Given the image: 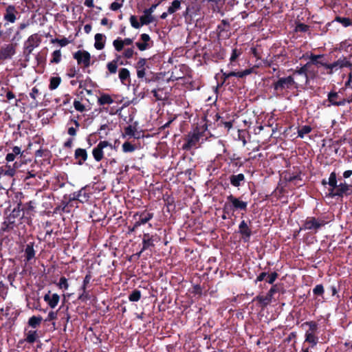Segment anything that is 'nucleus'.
<instances>
[{
	"mask_svg": "<svg viewBox=\"0 0 352 352\" xmlns=\"http://www.w3.org/2000/svg\"><path fill=\"white\" fill-rule=\"evenodd\" d=\"M328 185L331 187L329 189L328 197L334 198H342L344 196L352 195V185L346 184L345 182L338 184L337 175L336 172L331 173Z\"/></svg>",
	"mask_w": 352,
	"mask_h": 352,
	"instance_id": "nucleus-1",
	"label": "nucleus"
},
{
	"mask_svg": "<svg viewBox=\"0 0 352 352\" xmlns=\"http://www.w3.org/2000/svg\"><path fill=\"white\" fill-rule=\"evenodd\" d=\"M274 89V94L276 96H283L289 93L290 89L297 88L298 83L296 82L292 76L287 77H279L272 84Z\"/></svg>",
	"mask_w": 352,
	"mask_h": 352,
	"instance_id": "nucleus-2",
	"label": "nucleus"
},
{
	"mask_svg": "<svg viewBox=\"0 0 352 352\" xmlns=\"http://www.w3.org/2000/svg\"><path fill=\"white\" fill-rule=\"evenodd\" d=\"M207 126L206 124L202 126H196L192 131L188 133L186 138V142L183 144V149L189 151L192 148L196 147L197 144L201 140L202 141L207 139L206 132Z\"/></svg>",
	"mask_w": 352,
	"mask_h": 352,
	"instance_id": "nucleus-3",
	"label": "nucleus"
},
{
	"mask_svg": "<svg viewBox=\"0 0 352 352\" xmlns=\"http://www.w3.org/2000/svg\"><path fill=\"white\" fill-rule=\"evenodd\" d=\"M248 210V202L241 199V197L230 195L226 197V201L223 206V212L230 214L236 211L245 212ZM243 214V213H242Z\"/></svg>",
	"mask_w": 352,
	"mask_h": 352,
	"instance_id": "nucleus-4",
	"label": "nucleus"
},
{
	"mask_svg": "<svg viewBox=\"0 0 352 352\" xmlns=\"http://www.w3.org/2000/svg\"><path fill=\"white\" fill-rule=\"evenodd\" d=\"M91 195L92 192L91 190V187L87 185L82 187L79 190L70 194L69 196L70 197V201H72L74 204V203H88Z\"/></svg>",
	"mask_w": 352,
	"mask_h": 352,
	"instance_id": "nucleus-5",
	"label": "nucleus"
},
{
	"mask_svg": "<svg viewBox=\"0 0 352 352\" xmlns=\"http://www.w3.org/2000/svg\"><path fill=\"white\" fill-rule=\"evenodd\" d=\"M280 284H273L266 296L258 295L254 298L252 301L258 302L262 308H265L272 302L274 295L280 292Z\"/></svg>",
	"mask_w": 352,
	"mask_h": 352,
	"instance_id": "nucleus-6",
	"label": "nucleus"
},
{
	"mask_svg": "<svg viewBox=\"0 0 352 352\" xmlns=\"http://www.w3.org/2000/svg\"><path fill=\"white\" fill-rule=\"evenodd\" d=\"M327 223L322 218H316L315 217H307L304 221L300 230H314L316 233L319 229Z\"/></svg>",
	"mask_w": 352,
	"mask_h": 352,
	"instance_id": "nucleus-7",
	"label": "nucleus"
},
{
	"mask_svg": "<svg viewBox=\"0 0 352 352\" xmlns=\"http://www.w3.org/2000/svg\"><path fill=\"white\" fill-rule=\"evenodd\" d=\"M104 148L110 152H116L115 147L108 141H100L92 150L93 157L96 162H100L103 159Z\"/></svg>",
	"mask_w": 352,
	"mask_h": 352,
	"instance_id": "nucleus-8",
	"label": "nucleus"
},
{
	"mask_svg": "<svg viewBox=\"0 0 352 352\" xmlns=\"http://www.w3.org/2000/svg\"><path fill=\"white\" fill-rule=\"evenodd\" d=\"M73 58L83 70L91 65V54L86 50H78L73 54Z\"/></svg>",
	"mask_w": 352,
	"mask_h": 352,
	"instance_id": "nucleus-9",
	"label": "nucleus"
},
{
	"mask_svg": "<svg viewBox=\"0 0 352 352\" xmlns=\"http://www.w3.org/2000/svg\"><path fill=\"white\" fill-rule=\"evenodd\" d=\"M154 217V214L144 210L142 211H138L133 215V219L136 223V226H140L147 223Z\"/></svg>",
	"mask_w": 352,
	"mask_h": 352,
	"instance_id": "nucleus-10",
	"label": "nucleus"
},
{
	"mask_svg": "<svg viewBox=\"0 0 352 352\" xmlns=\"http://www.w3.org/2000/svg\"><path fill=\"white\" fill-rule=\"evenodd\" d=\"M343 67H352V63L351 61L344 56L340 58L338 60L333 62V63H327V65H325V68L329 69V71L327 72L329 74H331L333 70H338V69Z\"/></svg>",
	"mask_w": 352,
	"mask_h": 352,
	"instance_id": "nucleus-11",
	"label": "nucleus"
},
{
	"mask_svg": "<svg viewBox=\"0 0 352 352\" xmlns=\"http://www.w3.org/2000/svg\"><path fill=\"white\" fill-rule=\"evenodd\" d=\"M16 43L5 44L0 48V60L10 59L16 53Z\"/></svg>",
	"mask_w": 352,
	"mask_h": 352,
	"instance_id": "nucleus-12",
	"label": "nucleus"
},
{
	"mask_svg": "<svg viewBox=\"0 0 352 352\" xmlns=\"http://www.w3.org/2000/svg\"><path fill=\"white\" fill-rule=\"evenodd\" d=\"M219 38L228 39L230 37V24L226 19H223L217 27Z\"/></svg>",
	"mask_w": 352,
	"mask_h": 352,
	"instance_id": "nucleus-13",
	"label": "nucleus"
},
{
	"mask_svg": "<svg viewBox=\"0 0 352 352\" xmlns=\"http://www.w3.org/2000/svg\"><path fill=\"white\" fill-rule=\"evenodd\" d=\"M0 311L8 318L11 324H14L19 315V311L11 303L7 305L5 308H1Z\"/></svg>",
	"mask_w": 352,
	"mask_h": 352,
	"instance_id": "nucleus-14",
	"label": "nucleus"
},
{
	"mask_svg": "<svg viewBox=\"0 0 352 352\" xmlns=\"http://www.w3.org/2000/svg\"><path fill=\"white\" fill-rule=\"evenodd\" d=\"M67 197V195H65L63 199H66ZM74 206L76 208L78 207V205L74 206L73 202L70 201V197H69L68 200H63L61 203L54 208V213H59L60 214L65 212L68 213L70 212V208Z\"/></svg>",
	"mask_w": 352,
	"mask_h": 352,
	"instance_id": "nucleus-15",
	"label": "nucleus"
},
{
	"mask_svg": "<svg viewBox=\"0 0 352 352\" xmlns=\"http://www.w3.org/2000/svg\"><path fill=\"white\" fill-rule=\"evenodd\" d=\"M24 157L23 151H21V148L15 146L12 148V152L6 155V160L8 162H10L16 159V161L21 165L23 162Z\"/></svg>",
	"mask_w": 352,
	"mask_h": 352,
	"instance_id": "nucleus-16",
	"label": "nucleus"
},
{
	"mask_svg": "<svg viewBox=\"0 0 352 352\" xmlns=\"http://www.w3.org/2000/svg\"><path fill=\"white\" fill-rule=\"evenodd\" d=\"M239 233L241 235V239L243 242L247 243L250 240L252 234L250 226L245 220H242L239 225Z\"/></svg>",
	"mask_w": 352,
	"mask_h": 352,
	"instance_id": "nucleus-17",
	"label": "nucleus"
},
{
	"mask_svg": "<svg viewBox=\"0 0 352 352\" xmlns=\"http://www.w3.org/2000/svg\"><path fill=\"white\" fill-rule=\"evenodd\" d=\"M19 14L16 8L13 5H9L6 7L5 13L3 14V19L8 23H14L17 19L16 15Z\"/></svg>",
	"mask_w": 352,
	"mask_h": 352,
	"instance_id": "nucleus-18",
	"label": "nucleus"
},
{
	"mask_svg": "<svg viewBox=\"0 0 352 352\" xmlns=\"http://www.w3.org/2000/svg\"><path fill=\"white\" fill-rule=\"evenodd\" d=\"M27 301H28V306L30 309H36V310H38V311H43L44 312H46L47 309H43L41 308L40 296H39V294L38 293L32 294V296H29L27 298Z\"/></svg>",
	"mask_w": 352,
	"mask_h": 352,
	"instance_id": "nucleus-19",
	"label": "nucleus"
},
{
	"mask_svg": "<svg viewBox=\"0 0 352 352\" xmlns=\"http://www.w3.org/2000/svg\"><path fill=\"white\" fill-rule=\"evenodd\" d=\"M38 38L36 34L30 36L24 44V54L30 55L34 47L38 45Z\"/></svg>",
	"mask_w": 352,
	"mask_h": 352,
	"instance_id": "nucleus-20",
	"label": "nucleus"
},
{
	"mask_svg": "<svg viewBox=\"0 0 352 352\" xmlns=\"http://www.w3.org/2000/svg\"><path fill=\"white\" fill-rule=\"evenodd\" d=\"M43 300L51 309H54L60 301V296L49 290L44 295Z\"/></svg>",
	"mask_w": 352,
	"mask_h": 352,
	"instance_id": "nucleus-21",
	"label": "nucleus"
},
{
	"mask_svg": "<svg viewBox=\"0 0 352 352\" xmlns=\"http://www.w3.org/2000/svg\"><path fill=\"white\" fill-rule=\"evenodd\" d=\"M328 101L333 106H343L346 103V98H341L338 93L336 91H330L328 95Z\"/></svg>",
	"mask_w": 352,
	"mask_h": 352,
	"instance_id": "nucleus-22",
	"label": "nucleus"
},
{
	"mask_svg": "<svg viewBox=\"0 0 352 352\" xmlns=\"http://www.w3.org/2000/svg\"><path fill=\"white\" fill-rule=\"evenodd\" d=\"M88 154L85 148H78L75 150L74 158L78 165H82L87 160Z\"/></svg>",
	"mask_w": 352,
	"mask_h": 352,
	"instance_id": "nucleus-23",
	"label": "nucleus"
},
{
	"mask_svg": "<svg viewBox=\"0 0 352 352\" xmlns=\"http://www.w3.org/2000/svg\"><path fill=\"white\" fill-rule=\"evenodd\" d=\"M229 180L232 186L239 188L245 182V177L243 173L232 174L229 177Z\"/></svg>",
	"mask_w": 352,
	"mask_h": 352,
	"instance_id": "nucleus-24",
	"label": "nucleus"
},
{
	"mask_svg": "<svg viewBox=\"0 0 352 352\" xmlns=\"http://www.w3.org/2000/svg\"><path fill=\"white\" fill-rule=\"evenodd\" d=\"M154 235L149 233H144L142 238V251H145L151 247H154Z\"/></svg>",
	"mask_w": 352,
	"mask_h": 352,
	"instance_id": "nucleus-25",
	"label": "nucleus"
},
{
	"mask_svg": "<svg viewBox=\"0 0 352 352\" xmlns=\"http://www.w3.org/2000/svg\"><path fill=\"white\" fill-rule=\"evenodd\" d=\"M95 43L94 47L98 50H101L104 47L105 45V41H106V36L105 35L97 33L95 36Z\"/></svg>",
	"mask_w": 352,
	"mask_h": 352,
	"instance_id": "nucleus-26",
	"label": "nucleus"
},
{
	"mask_svg": "<svg viewBox=\"0 0 352 352\" xmlns=\"http://www.w3.org/2000/svg\"><path fill=\"white\" fill-rule=\"evenodd\" d=\"M120 58H121V56L116 55V57L115 59H113L111 62H109L107 64V68L110 74H114L117 72L119 60Z\"/></svg>",
	"mask_w": 352,
	"mask_h": 352,
	"instance_id": "nucleus-27",
	"label": "nucleus"
},
{
	"mask_svg": "<svg viewBox=\"0 0 352 352\" xmlns=\"http://www.w3.org/2000/svg\"><path fill=\"white\" fill-rule=\"evenodd\" d=\"M114 100L111 98V96L105 93L101 94L100 96L98 98V104L100 106H104L106 104H111L113 103Z\"/></svg>",
	"mask_w": 352,
	"mask_h": 352,
	"instance_id": "nucleus-28",
	"label": "nucleus"
},
{
	"mask_svg": "<svg viewBox=\"0 0 352 352\" xmlns=\"http://www.w3.org/2000/svg\"><path fill=\"white\" fill-rule=\"evenodd\" d=\"M43 318L41 316H33L28 320V326L33 328L37 329L41 324Z\"/></svg>",
	"mask_w": 352,
	"mask_h": 352,
	"instance_id": "nucleus-29",
	"label": "nucleus"
},
{
	"mask_svg": "<svg viewBox=\"0 0 352 352\" xmlns=\"http://www.w3.org/2000/svg\"><path fill=\"white\" fill-rule=\"evenodd\" d=\"M119 78L121 82L126 85V82H130V72L126 68H121L119 70Z\"/></svg>",
	"mask_w": 352,
	"mask_h": 352,
	"instance_id": "nucleus-30",
	"label": "nucleus"
},
{
	"mask_svg": "<svg viewBox=\"0 0 352 352\" xmlns=\"http://www.w3.org/2000/svg\"><path fill=\"white\" fill-rule=\"evenodd\" d=\"M21 166V164L19 163L18 161H16L13 166H11L10 165H6L4 166L5 170H4V175H8L10 177H12L14 175L16 169L19 168Z\"/></svg>",
	"mask_w": 352,
	"mask_h": 352,
	"instance_id": "nucleus-31",
	"label": "nucleus"
},
{
	"mask_svg": "<svg viewBox=\"0 0 352 352\" xmlns=\"http://www.w3.org/2000/svg\"><path fill=\"white\" fill-rule=\"evenodd\" d=\"M25 256L27 261H30L35 256V251L34 250V243L27 244L25 249Z\"/></svg>",
	"mask_w": 352,
	"mask_h": 352,
	"instance_id": "nucleus-32",
	"label": "nucleus"
},
{
	"mask_svg": "<svg viewBox=\"0 0 352 352\" xmlns=\"http://www.w3.org/2000/svg\"><path fill=\"white\" fill-rule=\"evenodd\" d=\"M324 56V54L316 55L314 54H311L309 56L310 61L309 63H311V65H321L325 67V65H327V63L319 60V59L323 58Z\"/></svg>",
	"mask_w": 352,
	"mask_h": 352,
	"instance_id": "nucleus-33",
	"label": "nucleus"
},
{
	"mask_svg": "<svg viewBox=\"0 0 352 352\" xmlns=\"http://www.w3.org/2000/svg\"><path fill=\"white\" fill-rule=\"evenodd\" d=\"M300 175H302L301 171H295V172H288L285 175V179L288 182H292L294 180H300Z\"/></svg>",
	"mask_w": 352,
	"mask_h": 352,
	"instance_id": "nucleus-34",
	"label": "nucleus"
},
{
	"mask_svg": "<svg viewBox=\"0 0 352 352\" xmlns=\"http://www.w3.org/2000/svg\"><path fill=\"white\" fill-rule=\"evenodd\" d=\"M305 342L310 343L311 344V347H314L317 344L318 338L315 335V333L307 331L305 333Z\"/></svg>",
	"mask_w": 352,
	"mask_h": 352,
	"instance_id": "nucleus-35",
	"label": "nucleus"
},
{
	"mask_svg": "<svg viewBox=\"0 0 352 352\" xmlns=\"http://www.w3.org/2000/svg\"><path fill=\"white\" fill-rule=\"evenodd\" d=\"M310 65H311V63H307L305 65H304L301 67H300V68L297 67L294 71L293 74L294 75H296V74L303 75V76H305L306 79H307L308 78L307 71H308V69L310 67Z\"/></svg>",
	"mask_w": 352,
	"mask_h": 352,
	"instance_id": "nucleus-36",
	"label": "nucleus"
},
{
	"mask_svg": "<svg viewBox=\"0 0 352 352\" xmlns=\"http://www.w3.org/2000/svg\"><path fill=\"white\" fill-rule=\"evenodd\" d=\"M38 338V333L36 331L30 330L28 333H25V340L28 343L33 344L35 342Z\"/></svg>",
	"mask_w": 352,
	"mask_h": 352,
	"instance_id": "nucleus-37",
	"label": "nucleus"
},
{
	"mask_svg": "<svg viewBox=\"0 0 352 352\" xmlns=\"http://www.w3.org/2000/svg\"><path fill=\"white\" fill-rule=\"evenodd\" d=\"M242 50L241 49L234 48L232 51V54L230 58V63L228 66H234L236 59L241 55Z\"/></svg>",
	"mask_w": 352,
	"mask_h": 352,
	"instance_id": "nucleus-38",
	"label": "nucleus"
},
{
	"mask_svg": "<svg viewBox=\"0 0 352 352\" xmlns=\"http://www.w3.org/2000/svg\"><path fill=\"white\" fill-rule=\"evenodd\" d=\"M313 294L316 296V298L318 297H321L322 300H324V288L322 284L316 285L313 289Z\"/></svg>",
	"mask_w": 352,
	"mask_h": 352,
	"instance_id": "nucleus-39",
	"label": "nucleus"
},
{
	"mask_svg": "<svg viewBox=\"0 0 352 352\" xmlns=\"http://www.w3.org/2000/svg\"><path fill=\"white\" fill-rule=\"evenodd\" d=\"M21 204H19L16 208H14L10 215L14 219L23 218L24 217V212H23L22 208H21Z\"/></svg>",
	"mask_w": 352,
	"mask_h": 352,
	"instance_id": "nucleus-40",
	"label": "nucleus"
},
{
	"mask_svg": "<svg viewBox=\"0 0 352 352\" xmlns=\"http://www.w3.org/2000/svg\"><path fill=\"white\" fill-rule=\"evenodd\" d=\"M67 75L69 78L76 77L78 80L82 77V74L79 72V69H76L74 67L68 69Z\"/></svg>",
	"mask_w": 352,
	"mask_h": 352,
	"instance_id": "nucleus-41",
	"label": "nucleus"
},
{
	"mask_svg": "<svg viewBox=\"0 0 352 352\" xmlns=\"http://www.w3.org/2000/svg\"><path fill=\"white\" fill-rule=\"evenodd\" d=\"M216 121L219 122L218 125H223L225 128L228 130L232 127V121H224L223 118L221 117L218 113L215 115Z\"/></svg>",
	"mask_w": 352,
	"mask_h": 352,
	"instance_id": "nucleus-42",
	"label": "nucleus"
},
{
	"mask_svg": "<svg viewBox=\"0 0 352 352\" xmlns=\"http://www.w3.org/2000/svg\"><path fill=\"white\" fill-rule=\"evenodd\" d=\"M61 78L59 76L51 77L50 80L49 89L50 90L56 89L60 85Z\"/></svg>",
	"mask_w": 352,
	"mask_h": 352,
	"instance_id": "nucleus-43",
	"label": "nucleus"
},
{
	"mask_svg": "<svg viewBox=\"0 0 352 352\" xmlns=\"http://www.w3.org/2000/svg\"><path fill=\"white\" fill-rule=\"evenodd\" d=\"M312 131V128L309 125H304L298 129V136L303 138L305 135L309 133Z\"/></svg>",
	"mask_w": 352,
	"mask_h": 352,
	"instance_id": "nucleus-44",
	"label": "nucleus"
},
{
	"mask_svg": "<svg viewBox=\"0 0 352 352\" xmlns=\"http://www.w3.org/2000/svg\"><path fill=\"white\" fill-rule=\"evenodd\" d=\"M140 20L142 25H148L153 21V17L151 14L144 13V15L140 16Z\"/></svg>",
	"mask_w": 352,
	"mask_h": 352,
	"instance_id": "nucleus-45",
	"label": "nucleus"
},
{
	"mask_svg": "<svg viewBox=\"0 0 352 352\" xmlns=\"http://www.w3.org/2000/svg\"><path fill=\"white\" fill-rule=\"evenodd\" d=\"M141 298V292L138 289H134L129 296V300L131 302H138Z\"/></svg>",
	"mask_w": 352,
	"mask_h": 352,
	"instance_id": "nucleus-46",
	"label": "nucleus"
},
{
	"mask_svg": "<svg viewBox=\"0 0 352 352\" xmlns=\"http://www.w3.org/2000/svg\"><path fill=\"white\" fill-rule=\"evenodd\" d=\"M12 223L11 221H7L5 219V221L1 224L0 231L1 232H8L11 231L14 228V226L12 225Z\"/></svg>",
	"mask_w": 352,
	"mask_h": 352,
	"instance_id": "nucleus-47",
	"label": "nucleus"
},
{
	"mask_svg": "<svg viewBox=\"0 0 352 352\" xmlns=\"http://www.w3.org/2000/svg\"><path fill=\"white\" fill-rule=\"evenodd\" d=\"M335 21L341 23L344 27L346 28L351 25V20L349 18L337 16Z\"/></svg>",
	"mask_w": 352,
	"mask_h": 352,
	"instance_id": "nucleus-48",
	"label": "nucleus"
},
{
	"mask_svg": "<svg viewBox=\"0 0 352 352\" xmlns=\"http://www.w3.org/2000/svg\"><path fill=\"white\" fill-rule=\"evenodd\" d=\"M113 45L117 52H121L124 47L122 39L120 37L113 41Z\"/></svg>",
	"mask_w": 352,
	"mask_h": 352,
	"instance_id": "nucleus-49",
	"label": "nucleus"
},
{
	"mask_svg": "<svg viewBox=\"0 0 352 352\" xmlns=\"http://www.w3.org/2000/svg\"><path fill=\"white\" fill-rule=\"evenodd\" d=\"M181 2L179 0H174L172 2V5L168 8V12L169 14L175 13L177 10L180 8Z\"/></svg>",
	"mask_w": 352,
	"mask_h": 352,
	"instance_id": "nucleus-50",
	"label": "nucleus"
},
{
	"mask_svg": "<svg viewBox=\"0 0 352 352\" xmlns=\"http://www.w3.org/2000/svg\"><path fill=\"white\" fill-rule=\"evenodd\" d=\"M34 203L32 201H30L29 202L25 204L22 207V210L24 214L26 213L27 214H29L32 211H33L34 209Z\"/></svg>",
	"mask_w": 352,
	"mask_h": 352,
	"instance_id": "nucleus-51",
	"label": "nucleus"
},
{
	"mask_svg": "<svg viewBox=\"0 0 352 352\" xmlns=\"http://www.w3.org/2000/svg\"><path fill=\"white\" fill-rule=\"evenodd\" d=\"M52 58L50 60V62L52 63L58 64V63H59L60 62V60H61V52H60V50H55L52 53Z\"/></svg>",
	"mask_w": 352,
	"mask_h": 352,
	"instance_id": "nucleus-52",
	"label": "nucleus"
},
{
	"mask_svg": "<svg viewBox=\"0 0 352 352\" xmlns=\"http://www.w3.org/2000/svg\"><path fill=\"white\" fill-rule=\"evenodd\" d=\"M302 325L308 326L309 328L308 331H310V333H316L318 330V323L315 321H307L304 322Z\"/></svg>",
	"mask_w": 352,
	"mask_h": 352,
	"instance_id": "nucleus-53",
	"label": "nucleus"
},
{
	"mask_svg": "<svg viewBox=\"0 0 352 352\" xmlns=\"http://www.w3.org/2000/svg\"><path fill=\"white\" fill-rule=\"evenodd\" d=\"M135 150V145L132 144L131 142H125L123 144H122V151L124 153H131V152H133Z\"/></svg>",
	"mask_w": 352,
	"mask_h": 352,
	"instance_id": "nucleus-54",
	"label": "nucleus"
},
{
	"mask_svg": "<svg viewBox=\"0 0 352 352\" xmlns=\"http://www.w3.org/2000/svg\"><path fill=\"white\" fill-rule=\"evenodd\" d=\"M278 276V274L276 272H272L271 274L267 275V278L265 279L266 283L273 285L275 280L277 279Z\"/></svg>",
	"mask_w": 352,
	"mask_h": 352,
	"instance_id": "nucleus-55",
	"label": "nucleus"
},
{
	"mask_svg": "<svg viewBox=\"0 0 352 352\" xmlns=\"http://www.w3.org/2000/svg\"><path fill=\"white\" fill-rule=\"evenodd\" d=\"M58 287L64 290H67L69 287V284L67 282V279L65 276H61L60 278L59 282L58 283Z\"/></svg>",
	"mask_w": 352,
	"mask_h": 352,
	"instance_id": "nucleus-56",
	"label": "nucleus"
},
{
	"mask_svg": "<svg viewBox=\"0 0 352 352\" xmlns=\"http://www.w3.org/2000/svg\"><path fill=\"white\" fill-rule=\"evenodd\" d=\"M91 278L92 276L91 272H89L86 274L85 277L84 278L82 285L80 287V290H87V287L90 283Z\"/></svg>",
	"mask_w": 352,
	"mask_h": 352,
	"instance_id": "nucleus-57",
	"label": "nucleus"
},
{
	"mask_svg": "<svg viewBox=\"0 0 352 352\" xmlns=\"http://www.w3.org/2000/svg\"><path fill=\"white\" fill-rule=\"evenodd\" d=\"M134 54H135V52H134L133 48H132V47L126 48L124 50V52L122 53V56L125 58L129 59L133 56Z\"/></svg>",
	"mask_w": 352,
	"mask_h": 352,
	"instance_id": "nucleus-58",
	"label": "nucleus"
},
{
	"mask_svg": "<svg viewBox=\"0 0 352 352\" xmlns=\"http://www.w3.org/2000/svg\"><path fill=\"white\" fill-rule=\"evenodd\" d=\"M130 23L133 28L138 29L142 25L138 21L137 17L135 15H131L130 17Z\"/></svg>",
	"mask_w": 352,
	"mask_h": 352,
	"instance_id": "nucleus-59",
	"label": "nucleus"
},
{
	"mask_svg": "<svg viewBox=\"0 0 352 352\" xmlns=\"http://www.w3.org/2000/svg\"><path fill=\"white\" fill-rule=\"evenodd\" d=\"M74 107L76 111L80 112H84L86 110L85 105L76 100L74 102Z\"/></svg>",
	"mask_w": 352,
	"mask_h": 352,
	"instance_id": "nucleus-60",
	"label": "nucleus"
},
{
	"mask_svg": "<svg viewBox=\"0 0 352 352\" xmlns=\"http://www.w3.org/2000/svg\"><path fill=\"white\" fill-rule=\"evenodd\" d=\"M135 131V127L131 125H129L124 128V133L126 135L134 136Z\"/></svg>",
	"mask_w": 352,
	"mask_h": 352,
	"instance_id": "nucleus-61",
	"label": "nucleus"
},
{
	"mask_svg": "<svg viewBox=\"0 0 352 352\" xmlns=\"http://www.w3.org/2000/svg\"><path fill=\"white\" fill-rule=\"evenodd\" d=\"M146 64V59L144 58H140L136 63L135 68L137 69H146L145 65Z\"/></svg>",
	"mask_w": 352,
	"mask_h": 352,
	"instance_id": "nucleus-62",
	"label": "nucleus"
},
{
	"mask_svg": "<svg viewBox=\"0 0 352 352\" xmlns=\"http://www.w3.org/2000/svg\"><path fill=\"white\" fill-rule=\"evenodd\" d=\"M78 299L82 302H86L89 299V294L87 290H82V293L78 296Z\"/></svg>",
	"mask_w": 352,
	"mask_h": 352,
	"instance_id": "nucleus-63",
	"label": "nucleus"
},
{
	"mask_svg": "<svg viewBox=\"0 0 352 352\" xmlns=\"http://www.w3.org/2000/svg\"><path fill=\"white\" fill-rule=\"evenodd\" d=\"M135 45L140 51H144L151 47L149 43H146L144 42H136Z\"/></svg>",
	"mask_w": 352,
	"mask_h": 352,
	"instance_id": "nucleus-64",
	"label": "nucleus"
}]
</instances>
